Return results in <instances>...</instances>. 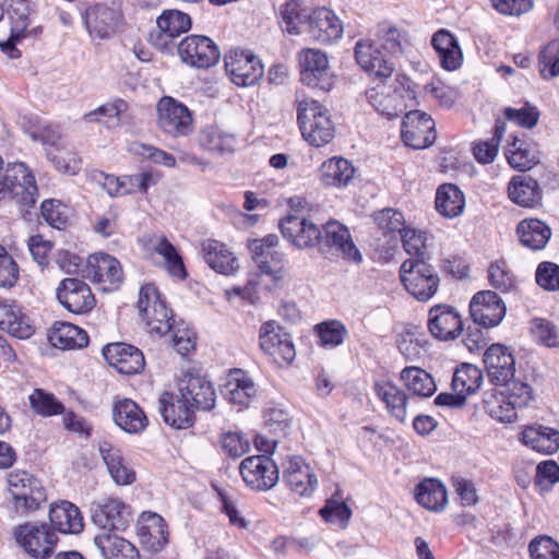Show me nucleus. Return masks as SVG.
<instances>
[{
  "label": "nucleus",
  "instance_id": "1",
  "mask_svg": "<svg viewBox=\"0 0 559 559\" xmlns=\"http://www.w3.org/2000/svg\"><path fill=\"white\" fill-rule=\"evenodd\" d=\"M215 405V391L200 374L186 373L179 382V395L165 392L159 399V411L166 424L176 429L192 426L194 409L210 411Z\"/></svg>",
  "mask_w": 559,
  "mask_h": 559
},
{
  "label": "nucleus",
  "instance_id": "2",
  "mask_svg": "<svg viewBox=\"0 0 559 559\" xmlns=\"http://www.w3.org/2000/svg\"><path fill=\"white\" fill-rule=\"evenodd\" d=\"M277 238L273 235L253 240L249 248L258 272L247 280V301L257 304L263 294L278 287L285 276L283 253L277 250Z\"/></svg>",
  "mask_w": 559,
  "mask_h": 559
},
{
  "label": "nucleus",
  "instance_id": "3",
  "mask_svg": "<svg viewBox=\"0 0 559 559\" xmlns=\"http://www.w3.org/2000/svg\"><path fill=\"white\" fill-rule=\"evenodd\" d=\"M297 119L302 138L310 145L321 147L333 140L334 122L329 109L319 102L313 99L299 100Z\"/></svg>",
  "mask_w": 559,
  "mask_h": 559
},
{
  "label": "nucleus",
  "instance_id": "4",
  "mask_svg": "<svg viewBox=\"0 0 559 559\" xmlns=\"http://www.w3.org/2000/svg\"><path fill=\"white\" fill-rule=\"evenodd\" d=\"M405 289L417 300L431 299L439 288V275L424 259L405 260L400 269Z\"/></svg>",
  "mask_w": 559,
  "mask_h": 559
},
{
  "label": "nucleus",
  "instance_id": "5",
  "mask_svg": "<svg viewBox=\"0 0 559 559\" xmlns=\"http://www.w3.org/2000/svg\"><path fill=\"white\" fill-rule=\"evenodd\" d=\"M138 309L151 333L164 335L171 330L173 311L154 285L146 284L140 288Z\"/></svg>",
  "mask_w": 559,
  "mask_h": 559
},
{
  "label": "nucleus",
  "instance_id": "6",
  "mask_svg": "<svg viewBox=\"0 0 559 559\" xmlns=\"http://www.w3.org/2000/svg\"><path fill=\"white\" fill-rule=\"evenodd\" d=\"M7 481L16 511H35L46 501V492L40 480L28 472L13 471L8 474Z\"/></svg>",
  "mask_w": 559,
  "mask_h": 559
},
{
  "label": "nucleus",
  "instance_id": "7",
  "mask_svg": "<svg viewBox=\"0 0 559 559\" xmlns=\"http://www.w3.org/2000/svg\"><path fill=\"white\" fill-rule=\"evenodd\" d=\"M158 128L170 136H187L193 130L192 114L177 99L164 96L157 103Z\"/></svg>",
  "mask_w": 559,
  "mask_h": 559
},
{
  "label": "nucleus",
  "instance_id": "8",
  "mask_svg": "<svg viewBox=\"0 0 559 559\" xmlns=\"http://www.w3.org/2000/svg\"><path fill=\"white\" fill-rule=\"evenodd\" d=\"M301 81L322 91H330L334 85L328 56L314 48H305L298 55Z\"/></svg>",
  "mask_w": 559,
  "mask_h": 559
},
{
  "label": "nucleus",
  "instance_id": "9",
  "mask_svg": "<svg viewBox=\"0 0 559 559\" xmlns=\"http://www.w3.org/2000/svg\"><path fill=\"white\" fill-rule=\"evenodd\" d=\"M259 342L261 349L278 366H288L296 357L289 334L284 332L275 321H266L262 324Z\"/></svg>",
  "mask_w": 559,
  "mask_h": 559
},
{
  "label": "nucleus",
  "instance_id": "10",
  "mask_svg": "<svg viewBox=\"0 0 559 559\" xmlns=\"http://www.w3.org/2000/svg\"><path fill=\"white\" fill-rule=\"evenodd\" d=\"M92 520L102 531H124L132 521V511L121 499L105 497L92 503Z\"/></svg>",
  "mask_w": 559,
  "mask_h": 559
},
{
  "label": "nucleus",
  "instance_id": "11",
  "mask_svg": "<svg viewBox=\"0 0 559 559\" xmlns=\"http://www.w3.org/2000/svg\"><path fill=\"white\" fill-rule=\"evenodd\" d=\"M14 535L17 544L34 558L50 556L57 544L56 534L44 523L19 525Z\"/></svg>",
  "mask_w": 559,
  "mask_h": 559
},
{
  "label": "nucleus",
  "instance_id": "12",
  "mask_svg": "<svg viewBox=\"0 0 559 559\" xmlns=\"http://www.w3.org/2000/svg\"><path fill=\"white\" fill-rule=\"evenodd\" d=\"M177 49L182 62L198 69H207L221 58L217 45L207 36H188L179 43Z\"/></svg>",
  "mask_w": 559,
  "mask_h": 559
},
{
  "label": "nucleus",
  "instance_id": "13",
  "mask_svg": "<svg viewBox=\"0 0 559 559\" xmlns=\"http://www.w3.org/2000/svg\"><path fill=\"white\" fill-rule=\"evenodd\" d=\"M401 135L405 145L415 150L426 148L436 141V123L426 112L412 110L403 119Z\"/></svg>",
  "mask_w": 559,
  "mask_h": 559
},
{
  "label": "nucleus",
  "instance_id": "14",
  "mask_svg": "<svg viewBox=\"0 0 559 559\" xmlns=\"http://www.w3.org/2000/svg\"><path fill=\"white\" fill-rule=\"evenodd\" d=\"M191 27L190 16L178 10H167L156 21V29L150 33V43L160 51H166L174 39Z\"/></svg>",
  "mask_w": 559,
  "mask_h": 559
},
{
  "label": "nucleus",
  "instance_id": "15",
  "mask_svg": "<svg viewBox=\"0 0 559 559\" xmlns=\"http://www.w3.org/2000/svg\"><path fill=\"white\" fill-rule=\"evenodd\" d=\"M57 298L68 311L76 314L91 311L96 302L90 286L75 277L61 281L57 288Z\"/></svg>",
  "mask_w": 559,
  "mask_h": 559
},
{
  "label": "nucleus",
  "instance_id": "16",
  "mask_svg": "<svg viewBox=\"0 0 559 559\" xmlns=\"http://www.w3.org/2000/svg\"><path fill=\"white\" fill-rule=\"evenodd\" d=\"M87 276L102 285L104 292L117 289L123 280L120 262L106 253L91 254L87 259Z\"/></svg>",
  "mask_w": 559,
  "mask_h": 559
},
{
  "label": "nucleus",
  "instance_id": "17",
  "mask_svg": "<svg viewBox=\"0 0 559 559\" xmlns=\"http://www.w3.org/2000/svg\"><path fill=\"white\" fill-rule=\"evenodd\" d=\"M469 312L478 325L493 328L502 321L506 306L495 292L484 290L475 294L472 298Z\"/></svg>",
  "mask_w": 559,
  "mask_h": 559
},
{
  "label": "nucleus",
  "instance_id": "18",
  "mask_svg": "<svg viewBox=\"0 0 559 559\" xmlns=\"http://www.w3.org/2000/svg\"><path fill=\"white\" fill-rule=\"evenodd\" d=\"M428 329L439 341H452L463 331V321L459 311L448 305H436L429 310Z\"/></svg>",
  "mask_w": 559,
  "mask_h": 559
},
{
  "label": "nucleus",
  "instance_id": "19",
  "mask_svg": "<svg viewBox=\"0 0 559 559\" xmlns=\"http://www.w3.org/2000/svg\"><path fill=\"white\" fill-rule=\"evenodd\" d=\"M283 237L299 249L314 247L322 238L319 227L304 216L288 214L280 224Z\"/></svg>",
  "mask_w": 559,
  "mask_h": 559
},
{
  "label": "nucleus",
  "instance_id": "20",
  "mask_svg": "<svg viewBox=\"0 0 559 559\" xmlns=\"http://www.w3.org/2000/svg\"><path fill=\"white\" fill-rule=\"evenodd\" d=\"M488 377L496 385H508L514 378V358L509 348L492 344L484 354Z\"/></svg>",
  "mask_w": 559,
  "mask_h": 559
},
{
  "label": "nucleus",
  "instance_id": "21",
  "mask_svg": "<svg viewBox=\"0 0 559 559\" xmlns=\"http://www.w3.org/2000/svg\"><path fill=\"white\" fill-rule=\"evenodd\" d=\"M103 353L108 364L119 373L134 374L140 372L145 365L143 353L130 344H109Z\"/></svg>",
  "mask_w": 559,
  "mask_h": 559
},
{
  "label": "nucleus",
  "instance_id": "22",
  "mask_svg": "<svg viewBox=\"0 0 559 559\" xmlns=\"http://www.w3.org/2000/svg\"><path fill=\"white\" fill-rule=\"evenodd\" d=\"M355 59L365 72L380 79H388L394 72L393 63L384 58L369 39H360L355 45Z\"/></svg>",
  "mask_w": 559,
  "mask_h": 559
},
{
  "label": "nucleus",
  "instance_id": "23",
  "mask_svg": "<svg viewBox=\"0 0 559 559\" xmlns=\"http://www.w3.org/2000/svg\"><path fill=\"white\" fill-rule=\"evenodd\" d=\"M284 480L289 489L301 496H310L318 487V477L301 456L288 459Z\"/></svg>",
  "mask_w": 559,
  "mask_h": 559
},
{
  "label": "nucleus",
  "instance_id": "24",
  "mask_svg": "<svg viewBox=\"0 0 559 559\" xmlns=\"http://www.w3.org/2000/svg\"><path fill=\"white\" fill-rule=\"evenodd\" d=\"M278 481V469L267 455L247 456V486L269 490Z\"/></svg>",
  "mask_w": 559,
  "mask_h": 559
},
{
  "label": "nucleus",
  "instance_id": "25",
  "mask_svg": "<svg viewBox=\"0 0 559 559\" xmlns=\"http://www.w3.org/2000/svg\"><path fill=\"white\" fill-rule=\"evenodd\" d=\"M309 36L319 43L330 44L343 34V25L329 9L320 8L312 12L308 21Z\"/></svg>",
  "mask_w": 559,
  "mask_h": 559
},
{
  "label": "nucleus",
  "instance_id": "26",
  "mask_svg": "<svg viewBox=\"0 0 559 559\" xmlns=\"http://www.w3.org/2000/svg\"><path fill=\"white\" fill-rule=\"evenodd\" d=\"M140 542L153 551H159L168 542L167 525L157 513L143 512L136 524Z\"/></svg>",
  "mask_w": 559,
  "mask_h": 559
},
{
  "label": "nucleus",
  "instance_id": "27",
  "mask_svg": "<svg viewBox=\"0 0 559 559\" xmlns=\"http://www.w3.org/2000/svg\"><path fill=\"white\" fill-rule=\"evenodd\" d=\"M115 424L128 433L143 431L148 419L142 408L130 399L116 400L111 407Z\"/></svg>",
  "mask_w": 559,
  "mask_h": 559
},
{
  "label": "nucleus",
  "instance_id": "28",
  "mask_svg": "<svg viewBox=\"0 0 559 559\" xmlns=\"http://www.w3.org/2000/svg\"><path fill=\"white\" fill-rule=\"evenodd\" d=\"M374 392L384 404L389 415L400 423L408 417L409 399L406 392L391 381H377Z\"/></svg>",
  "mask_w": 559,
  "mask_h": 559
},
{
  "label": "nucleus",
  "instance_id": "29",
  "mask_svg": "<svg viewBox=\"0 0 559 559\" xmlns=\"http://www.w3.org/2000/svg\"><path fill=\"white\" fill-rule=\"evenodd\" d=\"M0 330L20 340H26L34 334L28 317L14 301L9 300L0 301Z\"/></svg>",
  "mask_w": 559,
  "mask_h": 559
},
{
  "label": "nucleus",
  "instance_id": "30",
  "mask_svg": "<svg viewBox=\"0 0 559 559\" xmlns=\"http://www.w3.org/2000/svg\"><path fill=\"white\" fill-rule=\"evenodd\" d=\"M508 197L519 206L533 209L540 204L542 189L533 177L518 175L508 185Z\"/></svg>",
  "mask_w": 559,
  "mask_h": 559
},
{
  "label": "nucleus",
  "instance_id": "31",
  "mask_svg": "<svg viewBox=\"0 0 559 559\" xmlns=\"http://www.w3.org/2000/svg\"><path fill=\"white\" fill-rule=\"evenodd\" d=\"M49 520L52 527L62 534H79L84 527L79 508L66 500L51 504Z\"/></svg>",
  "mask_w": 559,
  "mask_h": 559
},
{
  "label": "nucleus",
  "instance_id": "32",
  "mask_svg": "<svg viewBox=\"0 0 559 559\" xmlns=\"http://www.w3.org/2000/svg\"><path fill=\"white\" fill-rule=\"evenodd\" d=\"M119 21V11L103 3L88 8L85 14V24L90 34L99 38H106L114 33Z\"/></svg>",
  "mask_w": 559,
  "mask_h": 559
},
{
  "label": "nucleus",
  "instance_id": "33",
  "mask_svg": "<svg viewBox=\"0 0 559 559\" xmlns=\"http://www.w3.org/2000/svg\"><path fill=\"white\" fill-rule=\"evenodd\" d=\"M325 242L336 248L345 259L359 263L362 259L360 251L352 240L347 227L336 221L328 222L323 227Z\"/></svg>",
  "mask_w": 559,
  "mask_h": 559
},
{
  "label": "nucleus",
  "instance_id": "34",
  "mask_svg": "<svg viewBox=\"0 0 559 559\" xmlns=\"http://www.w3.org/2000/svg\"><path fill=\"white\" fill-rule=\"evenodd\" d=\"M431 45L439 56L441 67L448 71L456 70L463 60L457 39L448 29H439L431 38Z\"/></svg>",
  "mask_w": 559,
  "mask_h": 559
},
{
  "label": "nucleus",
  "instance_id": "35",
  "mask_svg": "<svg viewBox=\"0 0 559 559\" xmlns=\"http://www.w3.org/2000/svg\"><path fill=\"white\" fill-rule=\"evenodd\" d=\"M115 531H102L94 537V544L105 559H135L138 551L127 539Z\"/></svg>",
  "mask_w": 559,
  "mask_h": 559
},
{
  "label": "nucleus",
  "instance_id": "36",
  "mask_svg": "<svg viewBox=\"0 0 559 559\" xmlns=\"http://www.w3.org/2000/svg\"><path fill=\"white\" fill-rule=\"evenodd\" d=\"M99 453L116 484L130 485L135 480V472L124 461L120 449L104 441L99 445Z\"/></svg>",
  "mask_w": 559,
  "mask_h": 559
},
{
  "label": "nucleus",
  "instance_id": "37",
  "mask_svg": "<svg viewBox=\"0 0 559 559\" xmlns=\"http://www.w3.org/2000/svg\"><path fill=\"white\" fill-rule=\"evenodd\" d=\"M520 242L534 251L542 250L551 237V228L538 218H525L518 224Z\"/></svg>",
  "mask_w": 559,
  "mask_h": 559
},
{
  "label": "nucleus",
  "instance_id": "38",
  "mask_svg": "<svg viewBox=\"0 0 559 559\" xmlns=\"http://www.w3.org/2000/svg\"><path fill=\"white\" fill-rule=\"evenodd\" d=\"M202 251L205 262L218 273L229 275L240 266L238 260L224 243L210 240L202 245Z\"/></svg>",
  "mask_w": 559,
  "mask_h": 559
},
{
  "label": "nucleus",
  "instance_id": "39",
  "mask_svg": "<svg viewBox=\"0 0 559 559\" xmlns=\"http://www.w3.org/2000/svg\"><path fill=\"white\" fill-rule=\"evenodd\" d=\"M48 337L52 346L61 349L82 348L88 344L87 333L68 322H55Z\"/></svg>",
  "mask_w": 559,
  "mask_h": 559
},
{
  "label": "nucleus",
  "instance_id": "40",
  "mask_svg": "<svg viewBox=\"0 0 559 559\" xmlns=\"http://www.w3.org/2000/svg\"><path fill=\"white\" fill-rule=\"evenodd\" d=\"M321 181L329 187H346L355 175V168L343 157H332L325 160L320 169Z\"/></svg>",
  "mask_w": 559,
  "mask_h": 559
},
{
  "label": "nucleus",
  "instance_id": "41",
  "mask_svg": "<svg viewBox=\"0 0 559 559\" xmlns=\"http://www.w3.org/2000/svg\"><path fill=\"white\" fill-rule=\"evenodd\" d=\"M416 501L429 511H442L448 504V495L444 485L433 478L419 483L415 488Z\"/></svg>",
  "mask_w": 559,
  "mask_h": 559
},
{
  "label": "nucleus",
  "instance_id": "42",
  "mask_svg": "<svg viewBox=\"0 0 559 559\" xmlns=\"http://www.w3.org/2000/svg\"><path fill=\"white\" fill-rule=\"evenodd\" d=\"M28 7L24 1H16L11 5L9 17L11 22V36L8 41L1 43L0 47L11 58H17L19 50L14 47V43L24 36L28 26Z\"/></svg>",
  "mask_w": 559,
  "mask_h": 559
},
{
  "label": "nucleus",
  "instance_id": "43",
  "mask_svg": "<svg viewBox=\"0 0 559 559\" xmlns=\"http://www.w3.org/2000/svg\"><path fill=\"white\" fill-rule=\"evenodd\" d=\"M522 441L533 450L551 454L559 449V431L549 427H527L522 432Z\"/></svg>",
  "mask_w": 559,
  "mask_h": 559
},
{
  "label": "nucleus",
  "instance_id": "44",
  "mask_svg": "<svg viewBox=\"0 0 559 559\" xmlns=\"http://www.w3.org/2000/svg\"><path fill=\"white\" fill-rule=\"evenodd\" d=\"M400 380L412 394L419 397H429L437 390L432 376L419 367H405Z\"/></svg>",
  "mask_w": 559,
  "mask_h": 559
},
{
  "label": "nucleus",
  "instance_id": "45",
  "mask_svg": "<svg viewBox=\"0 0 559 559\" xmlns=\"http://www.w3.org/2000/svg\"><path fill=\"white\" fill-rule=\"evenodd\" d=\"M465 206L463 192L452 183L441 185L436 193V209L445 217H456Z\"/></svg>",
  "mask_w": 559,
  "mask_h": 559
},
{
  "label": "nucleus",
  "instance_id": "46",
  "mask_svg": "<svg viewBox=\"0 0 559 559\" xmlns=\"http://www.w3.org/2000/svg\"><path fill=\"white\" fill-rule=\"evenodd\" d=\"M486 413L501 423H512L516 418V406L509 399L508 393L495 389L486 392L484 399Z\"/></svg>",
  "mask_w": 559,
  "mask_h": 559
},
{
  "label": "nucleus",
  "instance_id": "47",
  "mask_svg": "<svg viewBox=\"0 0 559 559\" xmlns=\"http://www.w3.org/2000/svg\"><path fill=\"white\" fill-rule=\"evenodd\" d=\"M483 379V372L478 367L463 364L455 369L451 385L461 399H466L480 388Z\"/></svg>",
  "mask_w": 559,
  "mask_h": 559
},
{
  "label": "nucleus",
  "instance_id": "48",
  "mask_svg": "<svg viewBox=\"0 0 559 559\" xmlns=\"http://www.w3.org/2000/svg\"><path fill=\"white\" fill-rule=\"evenodd\" d=\"M151 250L165 260L168 273L177 278L186 277V269L181 257L173 243L165 236H155L150 241Z\"/></svg>",
  "mask_w": 559,
  "mask_h": 559
},
{
  "label": "nucleus",
  "instance_id": "49",
  "mask_svg": "<svg viewBox=\"0 0 559 559\" xmlns=\"http://www.w3.org/2000/svg\"><path fill=\"white\" fill-rule=\"evenodd\" d=\"M199 144L210 152L225 154L234 152L237 141L233 134L211 126L201 131Z\"/></svg>",
  "mask_w": 559,
  "mask_h": 559
},
{
  "label": "nucleus",
  "instance_id": "50",
  "mask_svg": "<svg viewBox=\"0 0 559 559\" xmlns=\"http://www.w3.org/2000/svg\"><path fill=\"white\" fill-rule=\"evenodd\" d=\"M376 38L378 44L388 53L397 56L403 52V47L406 41L405 34L396 26L383 22L377 26Z\"/></svg>",
  "mask_w": 559,
  "mask_h": 559
},
{
  "label": "nucleus",
  "instance_id": "51",
  "mask_svg": "<svg viewBox=\"0 0 559 559\" xmlns=\"http://www.w3.org/2000/svg\"><path fill=\"white\" fill-rule=\"evenodd\" d=\"M507 158L512 168L521 171L531 169L537 162L535 152L523 140L514 136L507 150Z\"/></svg>",
  "mask_w": 559,
  "mask_h": 559
},
{
  "label": "nucleus",
  "instance_id": "52",
  "mask_svg": "<svg viewBox=\"0 0 559 559\" xmlns=\"http://www.w3.org/2000/svg\"><path fill=\"white\" fill-rule=\"evenodd\" d=\"M506 122L497 119L495 133L490 140L479 141L473 147L475 158L481 164L492 163L498 154L499 143L506 133Z\"/></svg>",
  "mask_w": 559,
  "mask_h": 559
},
{
  "label": "nucleus",
  "instance_id": "53",
  "mask_svg": "<svg viewBox=\"0 0 559 559\" xmlns=\"http://www.w3.org/2000/svg\"><path fill=\"white\" fill-rule=\"evenodd\" d=\"M222 394L234 405H238V411L242 409L245 400V371L242 369L229 370L222 384Z\"/></svg>",
  "mask_w": 559,
  "mask_h": 559
},
{
  "label": "nucleus",
  "instance_id": "54",
  "mask_svg": "<svg viewBox=\"0 0 559 559\" xmlns=\"http://www.w3.org/2000/svg\"><path fill=\"white\" fill-rule=\"evenodd\" d=\"M47 158L55 165L56 169L62 174L73 176L81 170L82 160L80 156L62 145L56 151H48Z\"/></svg>",
  "mask_w": 559,
  "mask_h": 559
},
{
  "label": "nucleus",
  "instance_id": "55",
  "mask_svg": "<svg viewBox=\"0 0 559 559\" xmlns=\"http://www.w3.org/2000/svg\"><path fill=\"white\" fill-rule=\"evenodd\" d=\"M32 409L41 416L49 417L63 413V405L59 402L53 394L48 393L41 389H35L28 396Z\"/></svg>",
  "mask_w": 559,
  "mask_h": 559
},
{
  "label": "nucleus",
  "instance_id": "56",
  "mask_svg": "<svg viewBox=\"0 0 559 559\" xmlns=\"http://www.w3.org/2000/svg\"><path fill=\"white\" fill-rule=\"evenodd\" d=\"M488 280L496 289L508 293L515 287V277L504 260H497L488 267Z\"/></svg>",
  "mask_w": 559,
  "mask_h": 559
},
{
  "label": "nucleus",
  "instance_id": "57",
  "mask_svg": "<svg viewBox=\"0 0 559 559\" xmlns=\"http://www.w3.org/2000/svg\"><path fill=\"white\" fill-rule=\"evenodd\" d=\"M226 74L238 86H245V49L235 47L224 57Z\"/></svg>",
  "mask_w": 559,
  "mask_h": 559
},
{
  "label": "nucleus",
  "instance_id": "58",
  "mask_svg": "<svg viewBox=\"0 0 559 559\" xmlns=\"http://www.w3.org/2000/svg\"><path fill=\"white\" fill-rule=\"evenodd\" d=\"M322 346L335 347L344 342L347 330L337 320L325 321L316 326Z\"/></svg>",
  "mask_w": 559,
  "mask_h": 559
},
{
  "label": "nucleus",
  "instance_id": "59",
  "mask_svg": "<svg viewBox=\"0 0 559 559\" xmlns=\"http://www.w3.org/2000/svg\"><path fill=\"white\" fill-rule=\"evenodd\" d=\"M320 515L325 522L334 523L345 528L352 516V511L344 501L329 499L320 510Z\"/></svg>",
  "mask_w": 559,
  "mask_h": 559
},
{
  "label": "nucleus",
  "instance_id": "60",
  "mask_svg": "<svg viewBox=\"0 0 559 559\" xmlns=\"http://www.w3.org/2000/svg\"><path fill=\"white\" fill-rule=\"evenodd\" d=\"M531 331L537 343L547 347L558 346V331L550 321L534 319L532 321Z\"/></svg>",
  "mask_w": 559,
  "mask_h": 559
},
{
  "label": "nucleus",
  "instance_id": "61",
  "mask_svg": "<svg viewBox=\"0 0 559 559\" xmlns=\"http://www.w3.org/2000/svg\"><path fill=\"white\" fill-rule=\"evenodd\" d=\"M281 16L285 23L284 31L297 35L300 33L299 24L302 21V10L299 0H287L281 5Z\"/></svg>",
  "mask_w": 559,
  "mask_h": 559
},
{
  "label": "nucleus",
  "instance_id": "62",
  "mask_svg": "<svg viewBox=\"0 0 559 559\" xmlns=\"http://www.w3.org/2000/svg\"><path fill=\"white\" fill-rule=\"evenodd\" d=\"M536 283L545 290H559V265L544 261L540 262L536 270Z\"/></svg>",
  "mask_w": 559,
  "mask_h": 559
},
{
  "label": "nucleus",
  "instance_id": "63",
  "mask_svg": "<svg viewBox=\"0 0 559 559\" xmlns=\"http://www.w3.org/2000/svg\"><path fill=\"white\" fill-rule=\"evenodd\" d=\"M528 550L531 559H559V544L548 536L534 538Z\"/></svg>",
  "mask_w": 559,
  "mask_h": 559
},
{
  "label": "nucleus",
  "instance_id": "64",
  "mask_svg": "<svg viewBox=\"0 0 559 559\" xmlns=\"http://www.w3.org/2000/svg\"><path fill=\"white\" fill-rule=\"evenodd\" d=\"M369 104L380 114L393 118L397 116L394 99L384 92V87H373L366 93Z\"/></svg>",
  "mask_w": 559,
  "mask_h": 559
}]
</instances>
